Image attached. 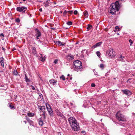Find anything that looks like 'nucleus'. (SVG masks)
<instances>
[{
	"instance_id": "obj_6",
	"label": "nucleus",
	"mask_w": 135,
	"mask_h": 135,
	"mask_svg": "<svg viewBox=\"0 0 135 135\" xmlns=\"http://www.w3.org/2000/svg\"><path fill=\"white\" fill-rule=\"evenodd\" d=\"M107 53L108 54V56L110 57L111 58L113 57L115 55V52L111 49L108 50L107 52Z\"/></svg>"
},
{
	"instance_id": "obj_5",
	"label": "nucleus",
	"mask_w": 135,
	"mask_h": 135,
	"mask_svg": "<svg viewBox=\"0 0 135 135\" xmlns=\"http://www.w3.org/2000/svg\"><path fill=\"white\" fill-rule=\"evenodd\" d=\"M47 109L50 116L53 117L54 115L53 113L52 109L49 105L48 104L45 103Z\"/></svg>"
},
{
	"instance_id": "obj_43",
	"label": "nucleus",
	"mask_w": 135,
	"mask_h": 135,
	"mask_svg": "<svg viewBox=\"0 0 135 135\" xmlns=\"http://www.w3.org/2000/svg\"><path fill=\"white\" fill-rule=\"evenodd\" d=\"M95 85L94 84V83H92L91 84V86L92 87H95Z\"/></svg>"
},
{
	"instance_id": "obj_1",
	"label": "nucleus",
	"mask_w": 135,
	"mask_h": 135,
	"mask_svg": "<svg viewBox=\"0 0 135 135\" xmlns=\"http://www.w3.org/2000/svg\"><path fill=\"white\" fill-rule=\"evenodd\" d=\"M68 121L73 130L76 131L79 130V124L74 118L70 117L68 119Z\"/></svg>"
},
{
	"instance_id": "obj_44",
	"label": "nucleus",
	"mask_w": 135,
	"mask_h": 135,
	"mask_svg": "<svg viewBox=\"0 0 135 135\" xmlns=\"http://www.w3.org/2000/svg\"><path fill=\"white\" fill-rule=\"evenodd\" d=\"M115 30H117L118 29L119 30L120 29L119 28L118 26H116L115 27Z\"/></svg>"
},
{
	"instance_id": "obj_45",
	"label": "nucleus",
	"mask_w": 135,
	"mask_h": 135,
	"mask_svg": "<svg viewBox=\"0 0 135 135\" xmlns=\"http://www.w3.org/2000/svg\"><path fill=\"white\" fill-rule=\"evenodd\" d=\"M27 120L28 122H29V123H30V122H32V121L30 120V119H28L27 118Z\"/></svg>"
},
{
	"instance_id": "obj_33",
	"label": "nucleus",
	"mask_w": 135,
	"mask_h": 135,
	"mask_svg": "<svg viewBox=\"0 0 135 135\" xmlns=\"http://www.w3.org/2000/svg\"><path fill=\"white\" fill-rule=\"evenodd\" d=\"M16 21L18 23H19L20 22V20L19 18H17L16 19Z\"/></svg>"
},
{
	"instance_id": "obj_7",
	"label": "nucleus",
	"mask_w": 135,
	"mask_h": 135,
	"mask_svg": "<svg viewBox=\"0 0 135 135\" xmlns=\"http://www.w3.org/2000/svg\"><path fill=\"white\" fill-rule=\"evenodd\" d=\"M27 9V8L26 7H18L17 8V11L20 12H25Z\"/></svg>"
},
{
	"instance_id": "obj_9",
	"label": "nucleus",
	"mask_w": 135,
	"mask_h": 135,
	"mask_svg": "<svg viewBox=\"0 0 135 135\" xmlns=\"http://www.w3.org/2000/svg\"><path fill=\"white\" fill-rule=\"evenodd\" d=\"M38 108L40 111L41 112L42 110H46L45 107L44 106H41L38 105Z\"/></svg>"
},
{
	"instance_id": "obj_4",
	"label": "nucleus",
	"mask_w": 135,
	"mask_h": 135,
	"mask_svg": "<svg viewBox=\"0 0 135 135\" xmlns=\"http://www.w3.org/2000/svg\"><path fill=\"white\" fill-rule=\"evenodd\" d=\"M116 116L117 119L119 121L124 122L126 120L124 115L122 114L119 111L117 112L116 114Z\"/></svg>"
},
{
	"instance_id": "obj_12",
	"label": "nucleus",
	"mask_w": 135,
	"mask_h": 135,
	"mask_svg": "<svg viewBox=\"0 0 135 135\" xmlns=\"http://www.w3.org/2000/svg\"><path fill=\"white\" fill-rule=\"evenodd\" d=\"M56 43L59 46H65V43H64L63 42H61V41H57L56 42Z\"/></svg>"
},
{
	"instance_id": "obj_14",
	"label": "nucleus",
	"mask_w": 135,
	"mask_h": 135,
	"mask_svg": "<svg viewBox=\"0 0 135 135\" xmlns=\"http://www.w3.org/2000/svg\"><path fill=\"white\" fill-rule=\"evenodd\" d=\"M38 58L40 61L43 62L45 61V57H44L43 56H42V55H41Z\"/></svg>"
},
{
	"instance_id": "obj_2",
	"label": "nucleus",
	"mask_w": 135,
	"mask_h": 135,
	"mask_svg": "<svg viewBox=\"0 0 135 135\" xmlns=\"http://www.w3.org/2000/svg\"><path fill=\"white\" fill-rule=\"evenodd\" d=\"M120 7L119 1H116L114 3H112L110 6L109 12L112 15H114L115 12L118 11Z\"/></svg>"
},
{
	"instance_id": "obj_19",
	"label": "nucleus",
	"mask_w": 135,
	"mask_h": 135,
	"mask_svg": "<svg viewBox=\"0 0 135 135\" xmlns=\"http://www.w3.org/2000/svg\"><path fill=\"white\" fill-rule=\"evenodd\" d=\"M124 58V56H123L122 55H121L118 58V60L119 61H122L123 59Z\"/></svg>"
},
{
	"instance_id": "obj_56",
	"label": "nucleus",
	"mask_w": 135,
	"mask_h": 135,
	"mask_svg": "<svg viewBox=\"0 0 135 135\" xmlns=\"http://www.w3.org/2000/svg\"><path fill=\"white\" fill-rule=\"evenodd\" d=\"M72 79V78L71 77L70 78V79L71 80Z\"/></svg>"
},
{
	"instance_id": "obj_30",
	"label": "nucleus",
	"mask_w": 135,
	"mask_h": 135,
	"mask_svg": "<svg viewBox=\"0 0 135 135\" xmlns=\"http://www.w3.org/2000/svg\"><path fill=\"white\" fill-rule=\"evenodd\" d=\"M41 112H42V115H44V114H46V113L45 110H42Z\"/></svg>"
},
{
	"instance_id": "obj_27",
	"label": "nucleus",
	"mask_w": 135,
	"mask_h": 135,
	"mask_svg": "<svg viewBox=\"0 0 135 135\" xmlns=\"http://www.w3.org/2000/svg\"><path fill=\"white\" fill-rule=\"evenodd\" d=\"M72 23L71 21H69L67 22V24L69 25H71L72 24Z\"/></svg>"
},
{
	"instance_id": "obj_26",
	"label": "nucleus",
	"mask_w": 135,
	"mask_h": 135,
	"mask_svg": "<svg viewBox=\"0 0 135 135\" xmlns=\"http://www.w3.org/2000/svg\"><path fill=\"white\" fill-rule=\"evenodd\" d=\"M50 1L49 0H48L46 2V4H45V7H48V6H49V5L48 4L49 3V2H48V1Z\"/></svg>"
},
{
	"instance_id": "obj_21",
	"label": "nucleus",
	"mask_w": 135,
	"mask_h": 135,
	"mask_svg": "<svg viewBox=\"0 0 135 135\" xmlns=\"http://www.w3.org/2000/svg\"><path fill=\"white\" fill-rule=\"evenodd\" d=\"M28 116L30 117H32L34 116V114L33 113H30L27 114Z\"/></svg>"
},
{
	"instance_id": "obj_15",
	"label": "nucleus",
	"mask_w": 135,
	"mask_h": 135,
	"mask_svg": "<svg viewBox=\"0 0 135 135\" xmlns=\"http://www.w3.org/2000/svg\"><path fill=\"white\" fill-rule=\"evenodd\" d=\"M4 58L3 57L0 58V63H1V66L3 67L4 65Z\"/></svg>"
},
{
	"instance_id": "obj_34",
	"label": "nucleus",
	"mask_w": 135,
	"mask_h": 135,
	"mask_svg": "<svg viewBox=\"0 0 135 135\" xmlns=\"http://www.w3.org/2000/svg\"><path fill=\"white\" fill-rule=\"evenodd\" d=\"M129 42H130V45H131V44L133 43V42L132 41V40L131 39H130L129 40Z\"/></svg>"
},
{
	"instance_id": "obj_41",
	"label": "nucleus",
	"mask_w": 135,
	"mask_h": 135,
	"mask_svg": "<svg viewBox=\"0 0 135 135\" xmlns=\"http://www.w3.org/2000/svg\"><path fill=\"white\" fill-rule=\"evenodd\" d=\"M68 12H69L70 14H72L73 13V11H68Z\"/></svg>"
},
{
	"instance_id": "obj_54",
	"label": "nucleus",
	"mask_w": 135,
	"mask_h": 135,
	"mask_svg": "<svg viewBox=\"0 0 135 135\" xmlns=\"http://www.w3.org/2000/svg\"><path fill=\"white\" fill-rule=\"evenodd\" d=\"M23 122L25 123H27V122L26 121H24Z\"/></svg>"
},
{
	"instance_id": "obj_11",
	"label": "nucleus",
	"mask_w": 135,
	"mask_h": 135,
	"mask_svg": "<svg viewBox=\"0 0 135 135\" xmlns=\"http://www.w3.org/2000/svg\"><path fill=\"white\" fill-rule=\"evenodd\" d=\"M66 58L68 59L72 60L74 59L73 56L70 54H69L66 56Z\"/></svg>"
},
{
	"instance_id": "obj_32",
	"label": "nucleus",
	"mask_w": 135,
	"mask_h": 135,
	"mask_svg": "<svg viewBox=\"0 0 135 135\" xmlns=\"http://www.w3.org/2000/svg\"><path fill=\"white\" fill-rule=\"evenodd\" d=\"M68 12V11L67 12L65 10L64 11L63 14V15L64 16H65L66 14Z\"/></svg>"
},
{
	"instance_id": "obj_47",
	"label": "nucleus",
	"mask_w": 135,
	"mask_h": 135,
	"mask_svg": "<svg viewBox=\"0 0 135 135\" xmlns=\"http://www.w3.org/2000/svg\"><path fill=\"white\" fill-rule=\"evenodd\" d=\"M39 10L40 12H42V8H40L39 9Z\"/></svg>"
},
{
	"instance_id": "obj_38",
	"label": "nucleus",
	"mask_w": 135,
	"mask_h": 135,
	"mask_svg": "<svg viewBox=\"0 0 135 135\" xmlns=\"http://www.w3.org/2000/svg\"><path fill=\"white\" fill-rule=\"evenodd\" d=\"M62 113L60 112H59L57 113V115L59 116V117L61 115V114Z\"/></svg>"
},
{
	"instance_id": "obj_25",
	"label": "nucleus",
	"mask_w": 135,
	"mask_h": 135,
	"mask_svg": "<svg viewBox=\"0 0 135 135\" xmlns=\"http://www.w3.org/2000/svg\"><path fill=\"white\" fill-rule=\"evenodd\" d=\"M99 67L102 69H103L104 68V65L103 64H101L100 65Z\"/></svg>"
},
{
	"instance_id": "obj_55",
	"label": "nucleus",
	"mask_w": 135,
	"mask_h": 135,
	"mask_svg": "<svg viewBox=\"0 0 135 135\" xmlns=\"http://www.w3.org/2000/svg\"><path fill=\"white\" fill-rule=\"evenodd\" d=\"M14 96H15V97H17V95H14Z\"/></svg>"
},
{
	"instance_id": "obj_50",
	"label": "nucleus",
	"mask_w": 135,
	"mask_h": 135,
	"mask_svg": "<svg viewBox=\"0 0 135 135\" xmlns=\"http://www.w3.org/2000/svg\"><path fill=\"white\" fill-rule=\"evenodd\" d=\"M81 132L82 133H84L85 132V131H83Z\"/></svg>"
},
{
	"instance_id": "obj_58",
	"label": "nucleus",
	"mask_w": 135,
	"mask_h": 135,
	"mask_svg": "<svg viewBox=\"0 0 135 135\" xmlns=\"http://www.w3.org/2000/svg\"><path fill=\"white\" fill-rule=\"evenodd\" d=\"M61 12V13H62V12H61H61Z\"/></svg>"
},
{
	"instance_id": "obj_60",
	"label": "nucleus",
	"mask_w": 135,
	"mask_h": 135,
	"mask_svg": "<svg viewBox=\"0 0 135 135\" xmlns=\"http://www.w3.org/2000/svg\"><path fill=\"white\" fill-rule=\"evenodd\" d=\"M51 29H54V28H51Z\"/></svg>"
},
{
	"instance_id": "obj_20",
	"label": "nucleus",
	"mask_w": 135,
	"mask_h": 135,
	"mask_svg": "<svg viewBox=\"0 0 135 135\" xmlns=\"http://www.w3.org/2000/svg\"><path fill=\"white\" fill-rule=\"evenodd\" d=\"M84 14L85 17L86 18H88V12L86 11H85L84 12Z\"/></svg>"
},
{
	"instance_id": "obj_57",
	"label": "nucleus",
	"mask_w": 135,
	"mask_h": 135,
	"mask_svg": "<svg viewBox=\"0 0 135 135\" xmlns=\"http://www.w3.org/2000/svg\"><path fill=\"white\" fill-rule=\"evenodd\" d=\"M23 1H26V0H23Z\"/></svg>"
},
{
	"instance_id": "obj_52",
	"label": "nucleus",
	"mask_w": 135,
	"mask_h": 135,
	"mask_svg": "<svg viewBox=\"0 0 135 135\" xmlns=\"http://www.w3.org/2000/svg\"><path fill=\"white\" fill-rule=\"evenodd\" d=\"M16 50V49L15 47H14V48H13L12 50V51H14V50Z\"/></svg>"
},
{
	"instance_id": "obj_17",
	"label": "nucleus",
	"mask_w": 135,
	"mask_h": 135,
	"mask_svg": "<svg viewBox=\"0 0 135 135\" xmlns=\"http://www.w3.org/2000/svg\"><path fill=\"white\" fill-rule=\"evenodd\" d=\"M32 52L34 54H36V48L35 47H33L32 48Z\"/></svg>"
},
{
	"instance_id": "obj_23",
	"label": "nucleus",
	"mask_w": 135,
	"mask_h": 135,
	"mask_svg": "<svg viewBox=\"0 0 135 135\" xmlns=\"http://www.w3.org/2000/svg\"><path fill=\"white\" fill-rule=\"evenodd\" d=\"M91 27L92 26L91 25H88L86 28V29L88 31L91 28Z\"/></svg>"
},
{
	"instance_id": "obj_49",
	"label": "nucleus",
	"mask_w": 135,
	"mask_h": 135,
	"mask_svg": "<svg viewBox=\"0 0 135 135\" xmlns=\"http://www.w3.org/2000/svg\"><path fill=\"white\" fill-rule=\"evenodd\" d=\"M2 49L4 51H5L6 50L3 47H2Z\"/></svg>"
},
{
	"instance_id": "obj_59",
	"label": "nucleus",
	"mask_w": 135,
	"mask_h": 135,
	"mask_svg": "<svg viewBox=\"0 0 135 135\" xmlns=\"http://www.w3.org/2000/svg\"><path fill=\"white\" fill-rule=\"evenodd\" d=\"M68 76H69V74H68Z\"/></svg>"
},
{
	"instance_id": "obj_8",
	"label": "nucleus",
	"mask_w": 135,
	"mask_h": 135,
	"mask_svg": "<svg viewBox=\"0 0 135 135\" xmlns=\"http://www.w3.org/2000/svg\"><path fill=\"white\" fill-rule=\"evenodd\" d=\"M122 91L127 95H130L131 94V92L130 91L127 89L122 90Z\"/></svg>"
},
{
	"instance_id": "obj_28",
	"label": "nucleus",
	"mask_w": 135,
	"mask_h": 135,
	"mask_svg": "<svg viewBox=\"0 0 135 135\" xmlns=\"http://www.w3.org/2000/svg\"><path fill=\"white\" fill-rule=\"evenodd\" d=\"M13 74L15 75H17L18 74V72L17 70H14L13 71Z\"/></svg>"
},
{
	"instance_id": "obj_53",
	"label": "nucleus",
	"mask_w": 135,
	"mask_h": 135,
	"mask_svg": "<svg viewBox=\"0 0 135 135\" xmlns=\"http://www.w3.org/2000/svg\"><path fill=\"white\" fill-rule=\"evenodd\" d=\"M37 36L36 40H38L39 39L38 37H38V36Z\"/></svg>"
},
{
	"instance_id": "obj_13",
	"label": "nucleus",
	"mask_w": 135,
	"mask_h": 135,
	"mask_svg": "<svg viewBox=\"0 0 135 135\" xmlns=\"http://www.w3.org/2000/svg\"><path fill=\"white\" fill-rule=\"evenodd\" d=\"M36 36H37L38 37H40L41 35V33L40 31L39 30L36 28Z\"/></svg>"
},
{
	"instance_id": "obj_37",
	"label": "nucleus",
	"mask_w": 135,
	"mask_h": 135,
	"mask_svg": "<svg viewBox=\"0 0 135 135\" xmlns=\"http://www.w3.org/2000/svg\"><path fill=\"white\" fill-rule=\"evenodd\" d=\"M0 36L1 37H3L4 36V35H3V33H2L0 34Z\"/></svg>"
},
{
	"instance_id": "obj_51",
	"label": "nucleus",
	"mask_w": 135,
	"mask_h": 135,
	"mask_svg": "<svg viewBox=\"0 0 135 135\" xmlns=\"http://www.w3.org/2000/svg\"><path fill=\"white\" fill-rule=\"evenodd\" d=\"M32 89L33 90H35V88L33 86H32Z\"/></svg>"
},
{
	"instance_id": "obj_29",
	"label": "nucleus",
	"mask_w": 135,
	"mask_h": 135,
	"mask_svg": "<svg viewBox=\"0 0 135 135\" xmlns=\"http://www.w3.org/2000/svg\"><path fill=\"white\" fill-rule=\"evenodd\" d=\"M96 54L98 57L100 56V52L99 51H98L96 52Z\"/></svg>"
},
{
	"instance_id": "obj_61",
	"label": "nucleus",
	"mask_w": 135,
	"mask_h": 135,
	"mask_svg": "<svg viewBox=\"0 0 135 135\" xmlns=\"http://www.w3.org/2000/svg\"><path fill=\"white\" fill-rule=\"evenodd\" d=\"M129 135H131L130 134H129Z\"/></svg>"
},
{
	"instance_id": "obj_35",
	"label": "nucleus",
	"mask_w": 135,
	"mask_h": 135,
	"mask_svg": "<svg viewBox=\"0 0 135 135\" xmlns=\"http://www.w3.org/2000/svg\"><path fill=\"white\" fill-rule=\"evenodd\" d=\"M93 72L94 73V75H98L97 73L96 72V71L95 70H93Z\"/></svg>"
},
{
	"instance_id": "obj_16",
	"label": "nucleus",
	"mask_w": 135,
	"mask_h": 135,
	"mask_svg": "<svg viewBox=\"0 0 135 135\" xmlns=\"http://www.w3.org/2000/svg\"><path fill=\"white\" fill-rule=\"evenodd\" d=\"M50 82L51 84L53 85H55V84L57 82V81L55 80L54 79H52L50 80Z\"/></svg>"
},
{
	"instance_id": "obj_18",
	"label": "nucleus",
	"mask_w": 135,
	"mask_h": 135,
	"mask_svg": "<svg viewBox=\"0 0 135 135\" xmlns=\"http://www.w3.org/2000/svg\"><path fill=\"white\" fill-rule=\"evenodd\" d=\"M38 123L39 125L41 126H43V122L41 118H40L39 120Z\"/></svg>"
},
{
	"instance_id": "obj_39",
	"label": "nucleus",
	"mask_w": 135,
	"mask_h": 135,
	"mask_svg": "<svg viewBox=\"0 0 135 135\" xmlns=\"http://www.w3.org/2000/svg\"><path fill=\"white\" fill-rule=\"evenodd\" d=\"M62 113L60 112H59L57 113V115L59 116V117L61 115V114Z\"/></svg>"
},
{
	"instance_id": "obj_40",
	"label": "nucleus",
	"mask_w": 135,
	"mask_h": 135,
	"mask_svg": "<svg viewBox=\"0 0 135 135\" xmlns=\"http://www.w3.org/2000/svg\"><path fill=\"white\" fill-rule=\"evenodd\" d=\"M78 13V11L76 10H75L74 12V13L75 15H76Z\"/></svg>"
},
{
	"instance_id": "obj_22",
	"label": "nucleus",
	"mask_w": 135,
	"mask_h": 135,
	"mask_svg": "<svg viewBox=\"0 0 135 135\" xmlns=\"http://www.w3.org/2000/svg\"><path fill=\"white\" fill-rule=\"evenodd\" d=\"M59 117V118H60L61 119H64L65 118V117L64 116L62 113L61 114V115Z\"/></svg>"
},
{
	"instance_id": "obj_31",
	"label": "nucleus",
	"mask_w": 135,
	"mask_h": 135,
	"mask_svg": "<svg viewBox=\"0 0 135 135\" xmlns=\"http://www.w3.org/2000/svg\"><path fill=\"white\" fill-rule=\"evenodd\" d=\"M60 78L64 80H65V77L63 75L60 77Z\"/></svg>"
},
{
	"instance_id": "obj_36",
	"label": "nucleus",
	"mask_w": 135,
	"mask_h": 135,
	"mask_svg": "<svg viewBox=\"0 0 135 135\" xmlns=\"http://www.w3.org/2000/svg\"><path fill=\"white\" fill-rule=\"evenodd\" d=\"M9 107L11 108H14V106L13 105H12L10 104H9Z\"/></svg>"
},
{
	"instance_id": "obj_3",
	"label": "nucleus",
	"mask_w": 135,
	"mask_h": 135,
	"mask_svg": "<svg viewBox=\"0 0 135 135\" xmlns=\"http://www.w3.org/2000/svg\"><path fill=\"white\" fill-rule=\"evenodd\" d=\"M81 62L79 60H77L74 61L73 64V66L75 71H77L81 70L82 67Z\"/></svg>"
},
{
	"instance_id": "obj_48",
	"label": "nucleus",
	"mask_w": 135,
	"mask_h": 135,
	"mask_svg": "<svg viewBox=\"0 0 135 135\" xmlns=\"http://www.w3.org/2000/svg\"><path fill=\"white\" fill-rule=\"evenodd\" d=\"M70 105H71V106H73L74 105L72 103H70Z\"/></svg>"
},
{
	"instance_id": "obj_46",
	"label": "nucleus",
	"mask_w": 135,
	"mask_h": 135,
	"mask_svg": "<svg viewBox=\"0 0 135 135\" xmlns=\"http://www.w3.org/2000/svg\"><path fill=\"white\" fill-rule=\"evenodd\" d=\"M46 114H44V115H42L44 116V119H45L46 118Z\"/></svg>"
},
{
	"instance_id": "obj_10",
	"label": "nucleus",
	"mask_w": 135,
	"mask_h": 135,
	"mask_svg": "<svg viewBox=\"0 0 135 135\" xmlns=\"http://www.w3.org/2000/svg\"><path fill=\"white\" fill-rule=\"evenodd\" d=\"M102 42H100L97 43L96 44L94 45L92 47V48L94 49L96 47L100 46L102 44Z\"/></svg>"
},
{
	"instance_id": "obj_42",
	"label": "nucleus",
	"mask_w": 135,
	"mask_h": 135,
	"mask_svg": "<svg viewBox=\"0 0 135 135\" xmlns=\"http://www.w3.org/2000/svg\"><path fill=\"white\" fill-rule=\"evenodd\" d=\"M57 61H58L57 60H54V63L56 64L57 63Z\"/></svg>"
},
{
	"instance_id": "obj_24",
	"label": "nucleus",
	"mask_w": 135,
	"mask_h": 135,
	"mask_svg": "<svg viewBox=\"0 0 135 135\" xmlns=\"http://www.w3.org/2000/svg\"><path fill=\"white\" fill-rule=\"evenodd\" d=\"M25 78L26 81L27 82H29L30 81L29 79H28L26 74H25Z\"/></svg>"
}]
</instances>
